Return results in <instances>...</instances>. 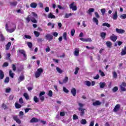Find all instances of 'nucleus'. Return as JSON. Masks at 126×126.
<instances>
[{
  "mask_svg": "<svg viewBox=\"0 0 126 126\" xmlns=\"http://www.w3.org/2000/svg\"><path fill=\"white\" fill-rule=\"evenodd\" d=\"M68 81V77H65L64 79L63 80V83H66Z\"/></svg>",
  "mask_w": 126,
  "mask_h": 126,
  "instance_id": "58836bf2",
  "label": "nucleus"
},
{
  "mask_svg": "<svg viewBox=\"0 0 126 126\" xmlns=\"http://www.w3.org/2000/svg\"><path fill=\"white\" fill-rule=\"evenodd\" d=\"M44 38H39L37 39V42L38 43H42L43 42V41H44Z\"/></svg>",
  "mask_w": 126,
  "mask_h": 126,
  "instance_id": "de8ad7c7",
  "label": "nucleus"
},
{
  "mask_svg": "<svg viewBox=\"0 0 126 126\" xmlns=\"http://www.w3.org/2000/svg\"><path fill=\"white\" fill-rule=\"evenodd\" d=\"M106 35H107V33L105 32H102L100 33V37L103 39V40L105 39V38H106Z\"/></svg>",
  "mask_w": 126,
  "mask_h": 126,
  "instance_id": "ddd939ff",
  "label": "nucleus"
},
{
  "mask_svg": "<svg viewBox=\"0 0 126 126\" xmlns=\"http://www.w3.org/2000/svg\"><path fill=\"white\" fill-rule=\"evenodd\" d=\"M23 116H24V113L22 111H20L19 113V117L20 119H23Z\"/></svg>",
  "mask_w": 126,
  "mask_h": 126,
  "instance_id": "7c9ffc66",
  "label": "nucleus"
},
{
  "mask_svg": "<svg viewBox=\"0 0 126 126\" xmlns=\"http://www.w3.org/2000/svg\"><path fill=\"white\" fill-rule=\"evenodd\" d=\"M43 72V69L40 68L37 69V70L35 73V75L36 78H38V77H40L41 76V74Z\"/></svg>",
  "mask_w": 126,
  "mask_h": 126,
  "instance_id": "f03ea898",
  "label": "nucleus"
},
{
  "mask_svg": "<svg viewBox=\"0 0 126 126\" xmlns=\"http://www.w3.org/2000/svg\"><path fill=\"white\" fill-rule=\"evenodd\" d=\"M15 29H16V27H15L14 28L10 30L9 29L7 32H9V33H12V32H14V31H15Z\"/></svg>",
  "mask_w": 126,
  "mask_h": 126,
  "instance_id": "473e14b6",
  "label": "nucleus"
},
{
  "mask_svg": "<svg viewBox=\"0 0 126 126\" xmlns=\"http://www.w3.org/2000/svg\"><path fill=\"white\" fill-rule=\"evenodd\" d=\"M121 107V105L120 104H117L114 109H113V111L116 113V112H118V111H119L120 110V108Z\"/></svg>",
  "mask_w": 126,
  "mask_h": 126,
  "instance_id": "1a4fd4ad",
  "label": "nucleus"
},
{
  "mask_svg": "<svg viewBox=\"0 0 126 126\" xmlns=\"http://www.w3.org/2000/svg\"><path fill=\"white\" fill-rule=\"evenodd\" d=\"M48 95L49 97H52L53 96V92L52 91H49Z\"/></svg>",
  "mask_w": 126,
  "mask_h": 126,
  "instance_id": "bf43d9fd",
  "label": "nucleus"
},
{
  "mask_svg": "<svg viewBox=\"0 0 126 126\" xmlns=\"http://www.w3.org/2000/svg\"><path fill=\"white\" fill-rule=\"evenodd\" d=\"M4 77V73H3V71L2 70H0V79H3Z\"/></svg>",
  "mask_w": 126,
  "mask_h": 126,
  "instance_id": "f3484780",
  "label": "nucleus"
},
{
  "mask_svg": "<svg viewBox=\"0 0 126 126\" xmlns=\"http://www.w3.org/2000/svg\"><path fill=\"white\" fill-rule=\"evenodd\" d=\"M30 110H32L31 108H26L25 109V113H28V112H29Z\"/></svg>",
  "mask_w": 126,
  "mask_h": 126,
  "instance_id": "69168bd1",
  "label": "nucleus"
},
{
  "mask_svg": "<svg viewBox=\"0 0 126 126\" xmlns=\"http://www.w3.org/2000/svg\"><path fill=\"white\" fill-rule=\"evenodd\" d=\"M2 66H4V67L8 66V63L7 62L4 63Z\"/></svg>",
  "mask_w": 126,
  "mask_h": 126,
  "instance_id": "e2e57ef3",
  "label": "nucleus"
},
{
  "mask_svg": "<svg viewBox=\"0 0 126 126\" xmlns=\"http://www.w3.org/2000/svg\"><path fill=\"white\" fill-rule=\"evenodd\" d=\"M93 20L94 22H95L96 23V25H98V19H97L96 18H93Z\"/></svg>",
  "mask_w": 126,
  "mask_h": 126,
  "instance_id": "a18cd8bd",
  "label": "nucleus"
},
{
  "mask_svg": "<svg viewBox=\"0 0 126 126\" xmlns=\"http://www.w3.org/2000/svg\"><path fill=\"white\" fill-rule=\"evenodd\" d=\"M63 38L64 40H65V41H66V40H67V39L66 38V32L63 33Z\"/></svg>",
  "mask_w": 126,
  "mask_h": 126,
  "instance_id": "5fc2aeb1",
  "label": "nucleus"
},
{
  "mask_svg": "<svg viewBox=\"0 0 126 126\" xmlns=\"http://www.w3.org/2000/svg\"><path fill=\"white\" fill-rule=\"evenodd\" d=\"M63 91L64 92H65V93H66L67 94H68V92H69V91H68V90H67L65 87H63Z\"/></svg>",
  "mask_w": 126,
  "mask_h": 126,
  "instance_id": "a19ab883",
  "label": "nucleus"
},
{
  "mask_svg": "<svg viewBox=\"0 0 126 126\" xmlns=\"http://www.w3.org/2000/svg\"><path fill=\"white\" fill-rule=\"evenodd\" d=\"M48 18L55 19L56 18V16L53 15V13H50L48 15Z\"/></svg>",
  "mask_w": 126,
  "mask_h": 126,
  "instance_id": "6ab92c4d",
  "label": "nucleus"
},
{
  "mask_svg": "<svg viewBox=\"0 0 126 126\" xmlns=\"http://www.w3.org/2000/svg\"><path fill=\"white\" fill-rule=\"evenodd\" d=\"M74 55L76 57H78L79 56V48H75L74 52Z\"/></svg>",
  "mask_w": 126,
  "mask_h": 126,
  "instance_id": "6e6552de",
  "label": "nucleus"
},
{
  "mask_svg": "<svg viewBox=\"0 0 126 126\" xmlns=\"http://www.w3.org/2000/svg\"><path fill=\"white\" fill-rule=\"evenodd\" d=\"M9 76L10 77H11L12 78H13V77L14 76V74L13 73H12V71L11 70H10L9 71Z\"/></svg>",
  "mask_w": 126,
  "mask_h": 126,
  "instance_id": "c85d7f7f",
  "label": "nucleus"
},
{
  "mask_svg": "<svg viewBox=\"0 0 126 126\" xmlns=\"http://www.w3.org/2000/svg\"><path fill=\"white\" fill-rule=\"evenodd\" d=\"M106 86V83L105 82H100L99 83V87L100 88H104Z\"/></svg>",
  "mask_w": 126,
  "mask_h": 126,
  "instance_id": "5701e85b",
  "label": "nucleus"
},
{
  "mask_svg": "<svg viewBox=\"0 0 126 126\" xmlns=\"http://www.w3.org/2000/svg\"><path fill=\"white\" fill-rule=\"evenodd\" d=\"M106 44L107 46L109 48H112V46H113V43L111 41H107L106 42Z\"/></svg>",
  "mask_w": 126,
  "mask_h": 126,
  "instance_id": "2eb2a0df",
  "label": "nucleus"
},
{
  "mask_svg": "<svg viewBox=\"0 0 126 126\" xmlns=\"http://www.w3.org/2000/svg\"><path fill=\"white\" fill-rule=\"evenodd\" d=\"M33 33H34L35 37H39L40 36V32H37L36 31H34L33 32Z\"/></svg>",
  "mask_w": 126,
  "mask_h": 126,
  "instance_id": "2f4dec72",
  "label": "nucleus"
},
{
  "mask_svg": "<svg viewBox=\"0 0 126 126\" xmlns=\"http://www.w3.org/2000/svg\"><path fill=\"white\" fill-rule=\"evenodd\" d=\"M120 89L121 91H126V89L124 86H120Z\"/></svg>",
  "mask_w": 126,
  "mask_h": 126,
  "instance_id": "6e6d98bb",
  "label": "nucleus"
},
{
  "mask_svg": "<svg viewBox=\"0 0 126 126\" xmlns=\"http://www.w3.org/2000/svg\"><path fill=\"white\" fill-rule=\"evenodd\" d=\"M85 84L87 85V86H89V87H90L91 86V82L89 81H86L85 82Z\"/></svg>",
  "mask_w": 126,
  "mask_h": 126,
  "instance_id": "f704fd0d",
  "label": "nucleus"
},
{
  "mask_svg": "<svg viewBox=\"0 0 126 126\" xmlns=\"http://www.w3.org/2000/svg\"><path fill=\"white\" fill-rule=\"evenodd\" d=\"M116 31L117 32V33H118V34H124V33H125V32H126V31H125L124 30H123L122 29H119L118 28L116 29Z\"/></svg>",
  "mask_w": 126,
  "mask_h": 126,
  "instance_id": "39448f33",
  "label": "nucleus"
},
{
  "mask_svg": "<svg viewBox=\"0 0 126 126\" xmlns=\"http://www.w3.org/2000/svg\"><path fill=\"white\" fill-rule=\"evenodd\" d=\"M78 110L80 111V116L81 117H83L84 115V111H85V109H83L82 108H78Z\"/></svg>",
  "mask_w": 126,
  "mask_h": 126,
  "instance_id": "0eeeda50",
  "label": "nucleus"
},
{
  "mask_svg": "<svg viewBox=\"0 0 126 126\" xmlns=\"http://www.w3.org/2000/svg\"><path fill=\"white\" fill-rule=\"evenodd\" d=\"M27 44H28V47L30 49H31V48H32V42H28Z\"/></svg>",
  "mask_w": 126,
  "mask_h": 126,
  "instance_id": "4d7b16f0",
  "label": "nucleus"
},
{
  "mask_svg": "<svg viewBox=\"0 0 126 126\" xmlns=\"http://www.w3.org/2000/svg\"><path fill=\"white\" fill-rule=\"evenodd\" d=\"M2 108L4 109V110H6V109H7V106H6V104L2 103Z\"/></svg>",
  "mask_w": 126,
  "mask_h": 126,
  "instance_id": "8fccbe9b",
  "label": "nucleus"
},
{
  "mask_svg": "<svg viewBox=\"0 0 126 126\" xmlns=\"http://www.w3.org/2000/svg\"><path fill=\"white\" fill-rule=\"evenodd\" d=\"M13 120L14 121H16V123L17 124H18V125H20L21 124V120L18 118V116L17 115H13L12 116Z\"/></svg>",
  "mask_w": 126,
  "mask_h": 126,
  "instance_id": "7ed1b4c3",
  "label": "nucleus"
},
{
  "mask_svg": "<svg viewBox=\"0 0 126 126\" xmlns=\"http://www.w3.org/2000/svg\"><path fill=\"white\" fill-rule=\"evenodd\" d=\"M15 107L16 109H20L22 106L20 104H19L18 103L16 102L15 104Z\"/></svg>",
  "mask_w": 126,
  "mask_h": 126,
  "instance_id": "393cba45",
  "label": "nucleus"
},
{
  "mask_svg": "<svg viewBox=\"0 0 126 126\" xmlns=\"http://www.w3.org/2000/svg\"><path fill=\"white\" fill-rule=\"evenodd\" d=\"M56 70H57L58 72H59V73H63V71L62 70H61V68H60V67H57L56 68Z\"/></svg>",
  "mask_w": 126,
  "mask_h": 126,
  "instance_id": "37998d69",
  "label": "nucleus"
},
{
  "mask_svg": "<svg viewBox=\"0 0 126 126\" xmlns=\"http://www.w3.org/2000/svg\"><path fill=\"white\" fill-rule=\"evenodd\" d=\"M71 93L72 94L73 96H75V95H76V90L75 88H72L71 90Z\"/></svg>",
  "mask_w": 126,
  "mask_h": 126,
  "instance_id": "4468645a",
  "label": "nucleus"
},
{
  "mask_svg": "<svg viewBox=\"0 0 126 126\" xmlns=\"http://www.w3.org/2000/svg\"><path fill=\"white\" fill-rule=\"evenodd\" d=\"M73 120H78V116L77 115L74 114L73 115Z\"/></svg>",
  "mask_w": 126,
  "mask_h": 126,
  "instance_id": "603ef678",
  "label": "nucleus"
},
{
  "mask_svg": "<svg viewBox=\"0 0 126 126\" xmlns=\"http://www.w3.org/2000/svg\"><path fill=\"white\" fill-rule=\"evenodd\" d=\"M121 56H125V55H126V50H124V49H122V51L121 53Z\"/></svg>",
  "mask_w": 126,
  "mask_h": 126,
  "instance_id": "09e8293b",
  "label": "nucleus"
},
{
  "mask_svg": "<svg viewBox=\"0 0 126 126\" xmlns=\"http://www.w3.org/2000/svg\"><path fill=\"white\" fill-rule=\"evenodd\" d=\"M94 11H95V9L93 8H90L87 12L89 14H91V12H94Z\"/></svg>",
  "mask_w": 126,
  "mask_h": 126,
  "instance_id": "412c9836",
  "label": "nucleus"
},
{
  "mask_svg": "<svg viewBox=\"0 0 126 126\" xmlns=\"http://www.w3.org/2000/svg\"><path fill=\"white\" fill-rule=\"evenodd\" d=\"M74 33H75V30L74 29L71 30V36H74Z\"/></svg>",
  "mask_w": 126,
  "mask_h": 126,
  "instance_id": "13d9d810",
  "label": "nucleus"
},
{
  "mask_svg": "<svg viewBox=\"0 0 126 126\" xmlns=\"http://www.w3.org/2000/svg\"><path fill=\"white\" fill-rule=\"evenodd\" d=\"M120 18H122V19H126V14L121 15L120 16Z\"/></svg>",
  "mask_w": 126,
  "mask_h": 126,
  "instance_id": "3c124183",
  "label": "nucleus"
},
{
  "mask_svg": "<svg viewBox=\"0 0 126 126\" xmlns=\"http://www.w3.org/2000/svg\"><path fill=\"white\" fill-rule=\"evenodd\" d=\"M94 14H95V17H96V18H100V15H99V14H98V12H95L94 13Z\"/></svg>",
  "mask_w": 126,
  "mask_h": 126,
  "instance_id": "680f3d73",
  "label": "nucleus"
},
{
  "mask_svg": "<svg viewBox=\"0 0 126 126\" xmlns=\"http://www.w3.org/2000/svg\"><path fill=\"white\" fill-rule=\"evenodd\" d=\"M24 97L26 98V100H28L29 99V96L28 95V94L27 93L24 94Z\"/></svg>",
  "mask_w": 126,
  "mask_h": 126,
  "instance_id": "c03bdc74",
  "label": "nucleus"
},
{
  "mask_svg": "<svg viewBox=\"0 0 126 126\" xmlns=\"http://www.w3.org/2000/svg\"><path fill=\"white\" fill-rule=\"evenodd\" d=\"M23 80H24V75L22 74L20 76L18 79V83H20V82H21V81H23Z\"/></svg>",
  "mask_w": 126,
  "mask_h": 126,
  "instance_id": "9b49d317",
  "label": "nucleus"
},
{
  "mask_svg": "<svg viewBox=\"0 0 126 126\" xmlns=\"http://www.w3.org/2000/svg\"><path fill=\"white\" fill-rule=\"evenodd\" d=\"M72 15V13H70L69 14L66 13L64 17V18H68V17H70Z\"/></svg>",
  "mask_w": 126,
  "mask_h": 126,
  "instance_id": "c756f323",
  "label": "nucleus"
},
{
  "mask_svg": "<svg viewBox=\"0 0 126 126\" xmlns=\"http://www.w3.org/2000/svg\"><path fill=\"white\" fill-rule=\"evenodd\" d=\"M11 46V42H8V43L6 45L5 50L6 51L8 50L9 48H10Z\"/></svg>",
  "mask_w": 126,
  "mask_h": 126,
  "instance_id": "4be33fe9",
  "label": "nucleus"
},
{
  "mask_svg": "<svg viewBox=\"0 0 126 126\" xmlns=\"http://www.w3.org/2000/svg\"><path fill=\"white\" fill-rule=\"evenodd\" d=\"M117 90H119L118 87H115L112 90L113 92H117Z\"/></svg>",
  "mask_w": 126,
  "mask_h": 126,
  "instance_id": "864d4df0",
  "label": "nucleus"
},
{
  "mask_svg": "<svg viewBox=\"0 0 126 126\" xmlns=\"http://www.w3.org/2000/svg\"><path fill=\"white\" fill-rule=\"evenodd\" d=\"M4 82L5 83H8L9 82V77H6V78L4 79Z\"/></svg>",
  "mask_w": 126,
  "mask_h": 126,
  "instance_id": "ea45409f",
  "label": "nucleus"
},
{
  "mask_svg": "<svg viewBox=\"0 0 126 126\" xmlns=\"http://www.w3.org/2000/svg\"><path fill=\"white\" fill-rule=\"evenodd\" d=\"M69 7L73 11H75L76 10V9H77V7H76V6L74 5V3H71L69 5Z\"/></svg>",
  "mask_w": 126,
  "mask_h": 126,
  "instance_id": "423d86ee",
  "label": "nucleus"
},
{
  "mask_svg": "<svg viewBox=\"0 0 126 126\" xmlns=\"http://www.w3.org/2000/svg\"><path fill=\"white\" fill-rule=\"evenodd\" d=\"M78 105L80 107L79 108H82V107H83L84 106V104H82L81 103H78Z\"/></svg>",
  "mask_w": 126,
  "mask_h": 126,
  "instance_id": "338daca9",
  "label": "nucleus"
},
{
  "mask_svg": "<svg viewBox=\"0 0 126 126\" xmlns=\"http://www.w3.org/2000/svg\"><path fill=\"white\" fill-rule=\"evenodd\" d=\"M99 73H100L101 76H105V73H103V72H102L101 70H99Z\"/></svg>",
  "mask_w": 126,
  "mask_h": 126,
  "instance_id": "052dcab7",
  "label": "nucleus"
},
{
  "mask_svg": "<svg viewBox=\"0 0 126 126\" xmlns=\"http://www.w3.org/2000/svg\"><path fill=\"white\" fill-rule=\"evenodd\" d=\"M89 126H94V121H91Z\"/></svg>",
  "mask_w": 126,
  "mask_h": 126,
  "instance_id": "774afa93",
  "label": "nucleus"
},
{
  "mask_svg": "<svg viewBox=\"0 0 126 126\" xmlns=\"http://www.w3.org/2000/svg\"><path fill=\"white\" fill-rule=\"evenodd\" d=\"M117 18H118V12L116 11H115L114 14L113 15V19H114V20H117Z\"/></svg>",
  "mask_w": 126,
  "mask_h": 126,
  "instance_id": "b1692460",
  "label": "nucleus"
},
{
  "mask_svg": "<svg viewBox=\"0 0 126 126\" xmlns=\"http://www.w3.org/2000/svg\"><path fill=\"white\" fill-rule=\"evenodd\" d=\"M98 78H100L99 74H97L96 76L94 77V79H98Z\"/></svg>",
  "mask_w": 126,
  "mask_h": 126,
  "instance_id": "0e129e2a",
  "label": "nucleus"
},
{
  "mask_svg": "<svg viewBox=\"0 0 126 126\" xmlns=\"http://www.w3.org/2000/svg\"><path fill=\"white\" fill-rule=\"evenodd\" d=\"M30 20H31V21H32V22L33 23H38V21H37V20H36L35 18L33 17H31L30 18Z\"/></svg>",
  "mask_w": 126,
  "mask_h": 126,
  "instance_id": "aec40b11",
  "label": "nucleus"
},
{
  "mask_svg": "<svg viewBox=\"0 0 126 126\" xmlns=\"http://www.w3.org/2000/svg\"><path fill=\"white\" fill-rule=\"evenodd\" d=\"M87 123V122L86 121V120L85 119H82L81 121V124H82V125H86Z\"/></svg>",
  "mask_w": 126,
  "mask_h": 126,
  "instance_id": "79ce46f5",
  "label": "nucleus"
},
{
  "mask_svg": "<svg viewBox=\"0 0 126 126\" xmlns=\"http://www.w3.org/2000/svg\"><path fill=\"white\" fill-rule=\"evenodd\" d=\"M112 74L114 78H117L118 77V74L116 71L113 72Z\"/></svg>",
  "mask_w": 126,
  "mask_h": 126,
  "instance_id": "72a5a7b5",
  "label": "nucleus"
},
{
  "mask_svg": "<svg viewBox=\"0 0 126 126\" xmlns=\"http://www.w3.org/2000/svg\"><path fill=\"white\" fill-rule=\"evenodd\" d=\"M102 26H105L106 27H108V28H110V27H111V25H110L108 23H104L102 24Z\"/></svg>",
  "mask_w": 126,
  "mask_h": 126,
  "instance_id": "bb28decb",
  "label": "nucleus"
},
{
  "mask_svg": "<svg viewBox=\"0 0 126 126\" xmlns=\"http://www.w3.org/2000/svg\"><path fill=\"white\" fill-rule=\"evenodd\" d=\"M110 39L111 40V41H113V42H116L118 39V36L113 34L110 37Z\"/></svg>",
  "mask_w": 126,
  "mask_h": 126,
  "instance_id": "20e7f679",
  "label": "nucleus"
},
{
  "mask_svg": "<svg viewBox=\"0 0 126 126\" xmlns=\"http://www.w3.org/2000/svg\"><path fill=\"white\" fill-rule=\"evenodd\" d=\"M18 53L21 54V55H23L24 57V61H26L27 60V55H26V52L23 49H19L18 50Z\"/></svg>",
  "mask_w": 126,
  "mask_h": 126,
  "instance_id": "f257e3e1",
  "label": "nucleus"
},
{
  "mask_svg": "<svg viewBox=\"0 0 126 126\" xmlns=\"http://www.w3.org/2000/svg\"><path fill=\"white\" fill-rule=\"evenodd\" d=\"M37 3L35 2H32L30 4V6L32 8H36L37 7Z\"/></svg>",
  "mask_w": 126,
  "mask_h": 126,
  "instance_id": "a211bd4d",
  "label": "nucleus"
},
{
  "mask_svg": "<svg viewBox=\"0 0 126 126\" xmlns=\"http://www.w3.org/2000/svg\"><path fill=\"white\" fill-rule=\"evenodd\" d=\"M39 122V120L36 118H33L30 121V123H38Z\"/></svg>",
  "mask_w": 126,
  "mask_h": 126,
  "instance_id": "dca6fc26",
  "label": "nucleus"
},
{
  "mask_svg": "<svg viewBox=\"0 0 126 126\" xmlns=\"http://www.w3.org/2000/svg\"><path fill=\"white\" fill-rule=\"evenodd\" d=\"M0 41H1V42H3L5 41V38H4V36H3V35L2 34V33L1 32H0Z\"/></svg>",
  "mask_w": 126,
  "mask_h": 126,
  "instance_id": "a878e982",
  "label": "nucleus"
},
{
  "mask_svg": "<svg viewBox=\"0 0 126 126\" xmlns=\"http://www.w3.org/2000/svg\"><path fill=\"white\" fill-rule=\"evenodd\" d=\"M10 4L11 6H16V5H17V1L10 2Z\"/></svg>",
  "mask_w": 126,
  "mask_h": 126,
  "instance_id": "cd10ccee",
  "label": "nucleus"
},
{
  "mask_svg": "<svg viewBox=\"0 0 126 126\" xmlns=\"http://www.w3.org/2000/svg\"><path fill=\"white\" fill-rule=\"evenodd\" d=\"M45 38L47 40H49V41H51V40H53L54 37L51 34H47L45 35Z\"/></svg>",
  "mask_w": 126,
  "mask_h": 126,
  "instance_id": "9d476101",
  "label": "nucleus"
},
{
  "mask_svg": "<svg viewBox=\"0 0 126 126\" xmlns=\"http://www.w3.org/2000/svg\"><path fill=\"white\" fill-rule=\"evenodd\" d=\"M33 101H34L35 103H38V102H39V98H38L36 96H34L33 97Z\"/></svg>",
  "mask_w": 126,
  "mask_h": 126,
  "instance_id": "c9c22d12",
  "label": "nucleus"
},
{
  "mask_svg": "<svg viewBox=\"0 0 126 126\" xmlns=\"http://www.w3.org/2000/svg\"><path fill=\"white\" fill-rule=\"evenodd\" d=\"M39 99L41 100V102H44V101H45V96L43 95H39Z\"/></svg>",
  "mask_w": 126,
  "mask_h": 126,
  "instance_id": "4c0bfd02",
  "label": "nucleus"
},
{
  "mask_svg": "<svg viewBox=\"0 0 126 126\" xmlns=\"http://www.w3.org/2000/svg\"><path fill=\"white\" fill-rule=\"evenodd\" d=\"M100 11L102 13V15L104 16L105 13H106V9L105 8L101 9Z\"/></svg>",
  "mask_w": 126,
  "mask_h": 126,
  "instance_id": "e433bc0d",
  "label": "nucleus"
},
{
  "mask_svg": "<svg viewBox=\"0 0 126 126\" xmlns=\"http://www.w3.org/2000/svg\"><path fill=\"white\" fill-rule=\"evenodd\" d=\"M17 13H21V14H24V11L21 9L17 10Z\"/></svg>",
  "mask_w": 126,
  "mask_h": 126,
  "instance_id": "49530a36",
  "label": "nucleus"
},
{
  "mask_svg": "<svg viewBox=\"0 0 126 126\" xmlns=\"http://www.w3.org/2000/svg\"><path fill=\"white\" fill-rule=\"evenodd\" d=\"M102 104V102H100V101L97 100L93 103V106H100Z\"/></svg>",
  "mask_w": 126,
  "mask_h": 126,
  "instance_id": "f8f14e48",
  "label": "nucleus"
}]
</instances>
